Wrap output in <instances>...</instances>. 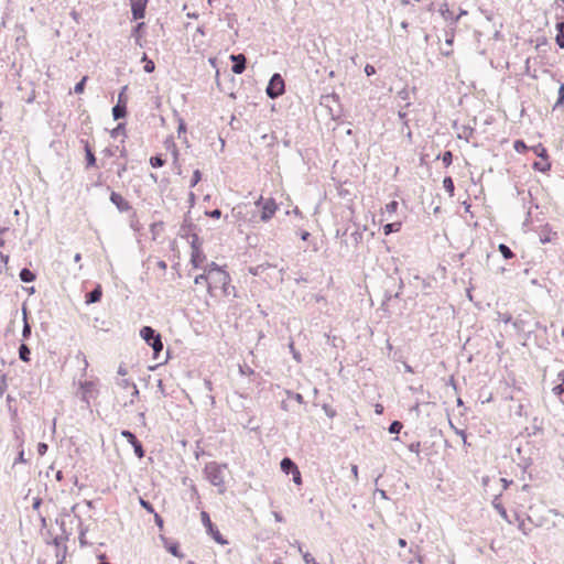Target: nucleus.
<instances>
[{
	"label": "nucleus",
	"instance_id": "f257e3e1",
	"mask_svg": "<svg viewBox=\"0 0 564 564\" xmlns=\"http://www.w3.org/2000/svg\"><path fill=\"white\" fill-rule=\"evenodd\" d=\"M227 468V464H219L217 462H209L204 467L207 480L218 488L219 494H225L226 491L224 470Z\"/></svg>",
	"mask_w": 564,
	"mask_h": 564
},
{
	"label": "nucleus",
	"instance_id": "473e14b6",
	"mask_svg": "<svg viewBox=\"0 0 564 564\" xmlns=\"http://www.w3.org/2000/svg\"><path fill=\"white\" fill-rule=\"evenodd\" d=\"M555 238H557V232L555 231H552L551 229L550 230H546V231H543L541 235H540V241L545 245V243H549L551 241H553Z\"/></svg>",
	"mask_w": 564,
	"mask_h": 564
},
{
	"label": "nucleus",
	"instance_id": "13d9d810",
	"mask_svg": "<svg viewBox=\"0 0 564 564\" xmlns=\"http://www.w3.org/2000/svg\"><path fill=\"white\" fill-rule=\"evenodd\" d=\"M8 378L7 373H2L0 376V398L4 394L6 390L8 389Z\"/></svg>",
	"mask_w": 564,
	"mask_h": 564
},
{
	"label": "nucleus",
	"instance_id": "2f4dec72",
	"mask_svg": "<svg viewBox=\"0 0 564 564\" xmlns=\"http://www.w3.org/2000/svg\"><path fill=\"white\" fill-rule=\"evenodd\" d=\"M330 100H332V101H334V102L339 104V100H340L339 95H338V94H336V93H332V94H328V95H323V96L321 97V105H322V106L329 107V106H328V102H329Z\"/></svg>",
	"mask_w": 564,
	"mask_h": 564
},
{
	"label": "nucleus",
	"instance_id": "a18cd8bd",
	"mask_svg": "<svg viewBox=\"0 0 564 564\" xmlns=\"http://www.w3.org/2000/svg\"><path fill=\"white\" fill-rule=\"evenodd\" d=\"M87 80H88L87 76L82 77V79L75 84L74 93L75 94H83L84 90H85Z\"/></svg>",
	"mask_w": 564,
	"mask_h": 564
},
{
	"label": "nucleus",
	"instance_id": "dca6fc26",
	"mask_svg": "<svg viewBox=\"0 0 564 564\" xmlns=\"http://www.w3.org/2000/svg\"><path fill=\"white\" fill-rule=\"evenodd\" d=\"M501 494L496 495L491 501V506L499 513V516L506 520L508 523H511V520L508 518V513L503 505L500 502Z\"/></svg>",
	"mask_w": 564,
	"mask_h": 564
},
{
	"label": "nucleus",
	"instance_id": "6e6d98bb",
	"mask_svg": "<svg viewBox=\"0 0 564 564\" xmlns=\"http://www.w3.org/2000/svg\"><path fill=\"white\" fill-rule=\"evenodd\" d=\"M392 299H400V292H397L394 294L390 293L389 291H386L384 299L382 301L381 307L384 308L387 303L391 301Z\"/></svg>",
	"mask_w": 564,
	"mask_h": 564
},
{
	"label": "nucleus",
	"instance_id": "f8f14e48",
	"mask_svg": "<svg viewBox=\"0 0 564 564\" xmlns=\"http://www.w3.org/2000/svg\"><path fill=\"white\" fill-rule=\"evenodd\" d=\"M80 143L84 145L85 151V167L93 169L97 166V159L95 155V152L93 151L91 145L89 144L88 140H80Z\"/></svg>",
	"mask_w": 564,
	"mask_h": 564
},
{
	"label": "nucleus",
	"instance_id": "c9c22d12",
	"mask_svg": "<svg viewBox=\"0 0 564 564\" xmlns=\"http://www.w3.org/2000/svg\"><path fill=\"white\" fill-rule=\"evenodd\" d=\"M534 154L541 160H549V153L546 148H544L541 143L532 148Z\"/></svg>",
	"mask_w": 564,
	"mask_h": 564
},
{
	"label": "nucleus",
	"instance_id": "423d86ee",
	"mask_svg": "<svg viewBox=\"0 0 564 564\" xmlns=\"http://www.w3.org/2000/svg\"><path fill=\"white\" fill-rule=\"evenodd\" d=\"M230 280L229 273L225 270L212 273L208 282V292L212 293L213 289L220 288L223 293H228Z\"/></svg>",
	"mask_w": 564,
	"mask_h": 564
},
{
	"label": "nucleus",
	"instance_id": "0e129e2a",
	"mask_svg": "<svg viewBox=\"0 0 564 564\" xmlns=\"http://www.w3.org/2000/svg\"><path fill=\"white\" fill-rule=\"evenodd\" d=\"M143 70L147 74L153 73L155 70V63L152 59L147 61V64L143 66Z\"/></svg>",
	"mask_w": 564,
	"mask_h": 564
},
{
	"label": "nucleus",
	"instance_id": "f704fd0d",
	"mask_svg": "<svg viewBox=\"0 0 564 564\" xmlns=\"http://www.w3.org/2000/svg\"><path fill=\"white\" fill-rule=\"evenodd\" d=\"M131 446L133 448L134 455L139 459H141V458H143L145 456V449H144L142 443L139 440H137V442L132 443Z\"/></svg>",
	"mask_w": 564,
	"mask_h": 564
},
{
	"label": "nucleus",
	"instance_id": "37998d69",
	"mask_svg": "<svg viewBox=\"0 0 564 564\" xmlns=\"http://www.w3.org/2000/svg\"><path fill=\"white\" fill-rule=\"evenodd\" d=\"M128 91V85H124L121 87V89L118 93V100L117 102L128 105L129 97L127 95Z\"/></svg>",
	"mask_w": 564,
	"mask_h": 564
},
{
	"label": "nucleus",
	"instance_id": "6ab92c4d",
	"mask_svg": "<svg viewBox=\"0 0 564 564\" xmlns=\"http://www.w3.org/2000/svg\"><path fill=\"white\" fill-rule=\"evenodd\" d=\"M206 260V256L203 251V249L199 250H193L191 253V264L194 269H199L203 264V262Z\"/></svg>",
	"mask_w": 564,
	"mask_h": 564
},
{
	"label": "nucleus",
	"instance_id": "338daca9",
	"mask_svg": "<svg viewBox=\"0 0 564 564\" xmlns=\"http://www.w3.org/2000/svg\"><path fill=\"white\" fill-rule=\"evenodd\" d=\"M153 516H154V523H155V525H156L159 529H161V530H162V529H163V527H164V520H163V518H162V517H161L156 511L153 513Z\"/></svg>",
	"mask_w": 564,
	"mask_h": 564
},
{
	"label": "nucleus",
	"instance_id": "5fc2aeb1",
	"mask_svg": "<svg viewBox=\"0 0 564 564\" xmlns=\"http://www.w3.org/2000/svg\"><path fill=\"white\" fill-rule=\"evenodd\" d=\"M420 447H421V443L420 442H412L408 445V449L412 453H415L417 458H419V462H421V456H420Z\"/></svg>",
	"mask_w": 564,
	"mask_h": 564
},
{
	"label": "nucleus",
	"instance_id": "c85d7f7f",
	"mask_svg": "<svg viewBox=\"0 0 564 564\" xmlns=\"http://www.w3.org/2000/svg\"><path fill=\"white\" fill-rule=\"evenodd\" d=\"M443 187L448 193L451 197L455 195V185L454 181L451 176H445L443 180Z\"/></svg>",
	"mask_w": 564,
	"mask_h": 564
},
{
	"label": "nucleus",
	"instance_id": "774afa93",
	"mask_svg": "<svg viewBox=\"0 0 564 564\" xmlns=\"http://www.w3.org/2000/svg\"><path fill=\"white\" fill-rule=\"evenodd\" d=\"M555 42L560 48H564V34L557 33L555 36Z\"/></svg>",
	"mask_w": 564,
	"mask_h": 564
},
{
	"label": "nucleus",
	"instance_id": "7c9ffc66",
	"mask_svg": "<svg viewBox=\"0 0 564 564\" xmlns=\"http://www.w3.org/2000/svg\"><path fill=\"white\" fill-rule=\"evenodd\" d=\"M174 116L176 117V120H177V135H178V138H181V135L183 133H186L187 126H186L185 120L182 117H180V115L176 110H174Z\"/></svg>",
	"mask_w": 564,
	"mask_h": 564
},
{
	"label": "nucleus",
	"instance_id": "7ed1b4c3",
	"mask_svg": "<svg viewBox=\"0 0 564 564\" xmlns=\"http://www.w3.org/2000/svg\"><path fill=\"white\" fill-rule=\"evenodd\" d=\"M254 204L260 212V219L263 223L269 221L274 216L275 212L279 209V205L272 197L264 198L260 196Z\"/></svg>",
	"mask_w": 564,
	"mask_h": 564
},
{
	"label": "nucleus",
	"instance_id": "a211bd4d",
	"mask_svg": "<svg viewBox=\"0 0 564 564\" xmlns=\"http://www.w3.org/2000/svg\"><path fill=\"white\" fill-rule=\"evenodd\" d=\"M299 466L289 456H285L280 462V468L285 475H291Z\"/></svg>",
	"mask_w": 564,
	"mask_h": 564
},
{
	"label": "nucleus",
	"instance_id": "393cba45",
	"mask_svg": "<svg viewBox=\"0 0 564 564\" xmlns=\"http://www.w3.org/2000/svg\"><path fill=\"white\" fill-rule=\"evenodd\" d=\"M19 358L24 362H29L31 360V349L24 343L19 346Z\"/></svg>",
	"mask_w": 564,
	"mask_h": 564
},
{
	"label": "nucleus",
	"instance_id": "9d476101",
	"mask_svg": "<svg viewBox=\"0 0 564 564\" xmlns=\"http://www.w3.org/2000/svg\"><path fill=\"white\" fill-rule=\"evenodd\" d=\"M109 199L120 213H126L132 209L130 203L120 193L112 191Z\"/></svg>",
	"mask_w": 564,
	"mask_h": 564
},
{
	"label": "nucleus",
	"instance_id": "9b49d317",
	"mask_svg": "<svg viewBox=\"0 0 564 564\" xmlns=\"http://www.w3.org/2000/svg\"><path fill=\"white\" fill-rule=\"evenodd\" d=\"M147 24L143 21H137V24L132 28L130 36L134 40L135 45L143 47V36L145 34Z\"/></svg>",
	"mask_w": 564,
	"mask_h": 564
},
{
	"label": "nucleus",
	"instance_id": "052dcab7",
	"mask_svg": "<svg viewBox=\"0 0 564 564\" xmlns=\"http://www.w3.org/2000/svg\"><path fill=\"white\" fill-rule=\"evenodd\" d=\"M327 341H328L333 347H339V345L344 344V339H341V338H339V337H336V336L330 337L329 335H327Z\"/></svg>",
	"mask_w": 564,
	"mask_h": 564
},
{
	"label": "nucleus",
	"instance_id": "4d7b16f0",
	"mask_svg": "<svg viewBox=\"0 0 564 564\" xmlns=\"http://www.w3.org/2000/svg\"><path fill=\"white\" fill-rule=\"evenodd\" d=\"M322 409L329 419H333L337 415V411L327 403H324Z\"/></svg>",
	"mask_w": 564,
	"mask_h": 564
},
{
	"label": "nucleus",
	"instance_id": "c756f323",
	"mask_svg": "<svg viewBox=\"0 0 564 564\" xmlns=\"http://www.w3.org/2000/svg\"><path fill=\"white\" fill-rule=\"evenodd\" d=\"M6 401H7L8 411L10 413L11 419L15 420L18 417V409L15 406H12V402L15 401V398L12 397L11 394H8L6 397Z\"/></svg>",
	"mask_w": 564,
	"mask_h": 564
},
{
	"label": "nucleus",
	"instance_id": "3c124183",
	"mask_svg": "<svg viewBox=\"0 0 564 564\" xmlns=\"http://www.w3.org/2000/svg\"><path fill=\"white\" fill-rule=\"evenodd\" d=\"M286 395H288L289 399H293V400H295L300 404H304L305 403L304 397L301 393L286 390Z\"/></svg>",
	"mask_w": 564,
	"mask_h": 564
},
{
	"label": "nucleus",
	"instance_id": "20e7f679",
	"mask_svg": "<svg viewBox=\"0 0 564 564\" xmlns=\"http://www.w3.org/2000/svg\"><path fill=\"white\" fill-rule=\"evenodd\" d=\"M285 93V82L280 73H274L269 79L265 88L268 98L274 100Z\"/></svg>",
	"mask_w": 564,
	"mask_h": 564
},
{
	"label": "nucleus",
	"instance_id": "4be33fe9",
	"mask_svg": "<svg viewBox=\"0 0 564 564\" xmlns=\"http://www.w3.org/2000/svg\"><path fill=\"white\" fill-rule=\"evenodd\" d=\"M19 278L24 283H31L36 280V273L29 268H22Z\"/></svg>",
	"mask_w": 564,
	"mask_h": 564
},
{
	"label": "nucleus",
	"instance_id": "a19ab883",
	"mask_svg": "<svg viewBox=\"0 0 564 564\" xmlns=\"http://www.w3.org/2000/svg\"><path fill=\"white\" fill-rule=\"evenodd\" d=\"M163 226H164L163 221H156L150 226V231L152 234L153 240H155L158 238V236L160 235V231L163 229Z\"/></svg>",
	"mask_w": 564,
	"mask_h": 564
},
{
	"label": "nucleus",
	"instance_id": "58836bf2",
	"mask_svg": "<svg viewBox=\"0 0 564 564\" xmlns=\"http://www.w3.org/2000/svg\"><path fill=\"white\" fill-rule=\"evenodd\" d=\"M56 524L61 529V535H63L64 540H68L69 539V535H70V532H68L66 530V523H65V520L64 518H57L55 520Z\"/></svg>",
	"mask_w": 564,
	"mask_h": 564
},
{
	"label": "nucleus",
	"instance_id": "a878e982",
	"mask_svg": "<svg viewBox=\"0 0 564 564\" xmlns=\"http://www.w3.org/2000/svg\"><path fill=\"white\" fill-rule=\"evenodd\" d=\"M438 12L444 18V20L451 21V23L453 22V19L455 18V15H454L453 11L449 10V7L446 2H444L440 6Z\"/></svg>",
	"mask_w": 564,
	"mask_h": 564
},
{
	"label": "nucleus",
	"instance_id": "603ef678",
	"mask_svg": "<svg viewBox=\"0 0 564 564\" xmlns=\"http://www.w3.org/2000/svg\"><path fill=\"white\" fill-rule=\"evenodd\" d=\"M441 159H442L443 164H444L446 167H448V166H449V165H452V163H453V153H452L451 151H448V150H447V151H445V152L442 154Z\"/></svg>",
	"mask_w": 564,
	"mask_h": 564
},
{
	"label": "nucleus",
	"instance_id": "de8ad7c7",
	"mask_svg": "<svg viewBox=\"0 0 564 564\" xmlns=\"http://www.w3.org/2000/svg\"><path fill=\"white\" fill-rule=\"evenodd\" d=\"M513 149L518 153H524L528 150V145L523 140L518 139V140H514V142H513Z\"/></svg>",
	"mask_w": 564,
	"mask_h": 564
},
{
	"label": "nucleus",
	"instance_id": "c03bdc74",
	"mask_svg": "<svg viewBox=\"0 0 564 564\" xmlns=\"http://www.w3.org/2000/svg\"><path fill=\"white\" fill-rule=\"evenodd\" d=\"M139 503L148 513L153 514L155 512L153 505L143 497H139Z\"/></svg>",
	"mask_w": 564,
	"mask_h": 564
},
{
	"label": "nucleus",
	"instance_id": "412c9836",
	"mask_svg": "<svg viewBox=\"0 0 564 564\" xmlns=\"http://www.w3.org/2000/svg\"><path fill=\"white\" fill-rule=\"evenodd\" d=\"M164 145H165L166 150L171 151L173 159H175V162H177L178 155H180V151L177 149V145H176V143L174 141L173 135H169L165 139Z\"/></svg>",
	"mask_w": 564,
	"mask_h": 564
},
{
	"label": "nucleus",
	"instance_id": "69168bd1",
	"mask_svg": "<svg viewBox=\"0 0 564 564\" xmlns=\"http://www.w3.org/2000/svg\"><path fill=\"white\" fill-rule=\"evenodd\" d=\"M194 282L195 284H202L203 282H206L208 284L209 276L204 272L202 274L196 275Z\"/></svg>",
	"mask_w": 564,
	"mask_h": 564
},
{
	"label": "nucleus",
	"instance_id": "b1692460",
	"mask_svg": "<svg viewBox=\"0 0 564 564\" xmlns=\"http://www.w3.org/2000/svg\"><path fill=\"white\" fill-rule=\"evenodd\" d=\"M401 227H402L401 221H392V223L386 224L382 229H383V234L386 236H389L391 234L400 231Z\"/></svg>",
	"mask_w": 564,
	"mask_h": 564
},
{
	"label": "nucleus",
	"instance_id": "1a4fd4ad",
	"mask_svg": "<svg viewBox=\"0 0 564 564\" xmlns=\"http://www.w3.org/2000/svg\"><path fill=\"white\" fill-rule=\"evenodd\" d=\"M197 229V225L194 224L189 217V212L185 214L184 220L181 225L178 236L184 239H189V236L195 234L194 231Z\"/></svg>",
	"mask_w": 564,
	"mask_h": 564
},
{
	"label": "nucleus",
	"instance_id": "79ce46f5",
	"mask_svg": "<svg viewBox=\"0 0 564 564\" xmlns=\"http://www.w3.org/2000/svg\"><path fill=\"white\" fill-rule=\"evenodd\" d=\"M402 427H403L402 422L394 420V421H392L390 423V425L388 427V432L390 434H397L398 435L401 432Z\"/></svg>",
	"mask_w": 564,
	"mask_h": 564
},
{
	"label": "nucleus",
	"instance_id": "09e8293b",
	"mask_svg": "<svg viewBox=\"0 0 564 564\" xmlns=\"http://www.w3.org/2000/svg\"><path fill=\"white\" fill-rule=\"evenodd\" d=\"M121 436L124 437L127 440V442L131 445L132 443L137 442V436L133 432H131L130 430H122L120 432Z\"/></svg>",
	"mask_w": 564,
	"mask_h": 564
},
{
	"label": "nucleus",
	"instance_id": "49530a36",
	"mask_svg": "<svg viewBox=\"0 0 564 564\" xmlns=\"http://www.w3.org/2000/svg\"><path fill=\"white\" fill-rule=\"evenodd\" d=\"M224 270L220 265H218L216 262H210L207 264L205 273L208 274V276L212 275V273H217Z\"/></svg>",
	"mask_w": 564,
	"mask_h": 564
},
{
	"label": "nucleus",
	"instance_id": "5701e85b",
	"mask_svg": "<svg viewBox=\"0 0 564 564\" xmlns=\"http://www.w3.org/2000/svg\"><path fill=\"white\" fill-rule=\"evenodd\" d=\"M552 163L549 160L534 161L532 169L542 173H546L551 170Z\"/></svg>",
	"mask_w": 564,
	"mask_h": 564
},
{
	"label": "nucleus",
	"instance_id": "4c0bfd02",
	"mask_svg": "<svg viewBox=\"0 0 564 564\" xmlns=\"http://www.w3.org/2000/svg\"><path fill=\"white\" fill-rule=\"evenodd\" d=\"M542 431H543V429H542L541 422L539 423V419L536 416L533 417V420H532V432H529L528 427L525 429V432L528 433V436L535 435V434H538L539 432H542Z\"/></svg>",
	"mask_w": 564,
	"mask_h": 564
},
{
	"label": "nucleus",
	"instance_id": "bf43d9fd",
	"mask_svg": "<svg viewBox=\"0 0 564 564\" xmlns=\"http://www.w3.org/2000/svg\"><path fill=\"white\" fill-rule=\"evenodd\" d=\"M291 475H292V480L295 485H297V486L302 485L303 479H302V474H301L299 467Z\"/></svg>",
	"mask_w": 564,
	"mask_h": 564
},
{
	"label": "nucleus",
	"instance_id": "ddd939ff",
	"mask_svg": "<svg viewBox=\"0 0 564 564\" xmlns=\"http://www.w3.org/2000/svg\"><path fill=\"white\" fill-rule=\"evenodd\" d=\"M165 550L175 557L183 558L185 555L181 552L180 543L175 540L161 536Z\"/></svg>",
	"mask_w": 564,
	"mask_h": 564
},
{
	"label": "nucleus",
	"instance_id": "6e6552de",
	"mask_svg": "<svg viewBox=\"0 0 564 564\" xmlns=\"http://www.w3.org/2000/svg\"><path fill=\"white\" fill-rule=\"evenodd\" d=\"M230 62L232 63L231 72L236 75L242 74L247 68V57L242 53L231 54L229 56Z\"/></svg>",
	"mask_w": 564,
	"mask_h": 564
},
{
	"label": "nucleus",
	"instance_id": "ea45409f",
	"mask_svg": "<svg viewBox=\"0 0 564 564\" xmlns=\"http://www.w3.org/2000/svg\"><path fill=\"white\" fill-rule=\"evenodd\" d=\"M120 134H126V122H119L111 131L112 138H118Z\"/></svg>",
	"mask_w": 564,
	"mask_h": 564
},
{
	"label": "nucleus",
	"instance_id": "0eeeda50",
	"mask_svg": "<svg viewBox=\"0 0 564 564\" xmlns=\"http://www.w3.org/2000/svg\"><path fill=\"white\" fill-rule=\"evenodd\" d=\"M149 1L150 0H130L132 21H139L145 18Z\"/></svg>",
	"mask_w": 564,
	"mask_h": 564
},
{
	"label": "nucleus",
	"instance_id": "2eb2a0df",
	"mask_svg": "<svg viewBox=\"0 0 564 564\" xmlns=\"http://www.w3.org/2000/svg\"><path fill=\"white\" fill-rule=\"evenodd\" d=\"M80 399L89 403V398L94 397L95 383L93 381H83L79 383Z\"/></svg>",
	"mask_w": 564,
	"mask_h": 564
},
{
	"label": "nucleus",
	"instance_id": "e433bc0d",
	"mask_svg": "<svg viewBox=\"0 0 564 564\" xmlns=\"http://www.w3.org/2000/svg\"><path fill=\"white\" fill-rule=\"evenodd\" d=\"M189 238H192L189 241L192 251L196 249H203V240L198 237L197 234H193L192 236H189Z\"/></svg>",
	"mask_w": 564,
	"mask_h": 564
},
{
	"label": "nucleus",
	"instance_id": "72a5a7b5",
	"mask_svg": "<svg viewBox=\"0 0 564 564\" xmlns=\"http://www.w3.org/2000/svg\"><path fill=\"white\" fill-rule=\"evenodd\" d=\"M561 107L564 108V83L560 84V87H558V90H557V100L554 104L553 109L555 110V109L561 108Z\"/></svg>",
	"mask_w": 564,
	"mask_h": 564
},
{
	"label": "nucleus",
	"instance_id": "bb28decb",
	"mask_svg": "<svg viewBox=\"0 0 564 564\" xmlns=\"http://www.w3.org/2000/svg\"><path fill=\"white\" fill-rule=\"evenodd\" d=\"M498 250L506 260H510L516 257V253L506 243H499Z\"/></svg>",
	"mask_w": 564,
	"mask_h": 564
},
{
	"label": "nucleus",
	"instance_id": "680f3d73",
	"mask_svg": "<svg viewBox=\"0 0 564 564\" xmlns=\"http://www.w3.org/2000/svg\"><path fill=\"white\" fill-rule=\"evenodd\" d=\"M36 451L40 456H44L48 451V445L44 442H40L37 443Z\"/></svg>",
	"mask_w": 564,
	"mask_h": 564
},
{
	"label": "nucleus",
	"instance_id": "39448f33",
	"mask_svg": "<svg viewBox=\"0 0 564 564\" xmlns=\"http://www.w3.org/2000/svg\"><path fill=\"white\" fill-rule=\"evenodd\" d=\"M200 520L206 529L207 534L218 544L227 545L228 540L220 533L217 525L210 520L209 513L206 511L200 512Z\"/></svg>",
	"mask_w": 564,
	"mask_h": 564
},
{
	"label": "nucleus",
	"instance_id": "e2e57ef3",
	"mask_svg": "<svg viewBox=\"0 0 564 564\" xmlns=\"http://www.w3.org/2000/svg\"><path fill=\"white\" fill-rule=\"evenodd\" d=\"M205 215L214 219H219L221 217V210L219 208L206 210Z\"/></svg>",
	"mask_w": 564,
	"mask_h": 564
},
{
	"label": "nucleus",
	"instance_id": "aec40b11",
	"mask_svg": "<svg viewBox=\"0 0 564 564\" xmlns=\"http://www.w3.org/2000/svg\"><path fill=\"white\" fill-rule=\"evenodd\" d=\"M22 314H23V328H22V337L23 339H29L31 337V334H32V328H31V325L28 321V317H29V311L25 306V304L22 305Z\"/></svg>",
	"mask_w": 564,
	"mask_h": 564
},
{
	"label": "nucleus",
	"instance_id": "8fccbe9b",
	"mask_svg": "<svg viewBox=\"0 0 564 564\" xmlns=\"http://www.w3.org/2000/svg\"><path fill=\"white\" fill-rule=\"evenodd\" d=\"M202 176H203V174L198 169L194 170L191 182H189V187H195L202 181Z\"/></svg>",
	"mask_w": 564,
	"mask_h": 564
},
{
	"label": "nucleus",
	"instance_id": "f3484780",
	"mask_svg": "<svg viewBox=\"0 0 564 564\" xmlns=\"http://www.w3.org/2000/svg\"><path fill=\"white\" fill-rule=\"evenodd\" d=\"M111 115L116 121L124 119L128 116V105L117 102L111 109Z\"/></svg>",
	"mask_w": 564,
	"mask_h": 564
},
{
	"label": "nucleus",
	"instance_id": "864d4df0",
	"mask_svg": "<svg viewBox=\"0 0 564 564\" xmlns=\"http://www.w3.org/2000/svg\"><path fill=\"white\" fill-rule=\"evenodd\" d=\"M399 203L397 200H391L388 204H386L384 210L386 213L392 215L398 210Z\"/></svg>",
	"mask_w": 564,
	"mask_h": 564
},
{
	"label": "nucleus",
	"instance_id": "4468645a",
	"mask_svg": "<svg viewBox=\"0 0 564 564\" xmlns=\"http://www.w3.org/2000/svg\"><path fill=\"white\" fill-rule=\"evenodd\" d=\"M102 286L101 284H95L94 289L85 295V303L87 305L95 304L101 301Z\"/></svg>",
	"mask_w": 564,
	"mask_h": 564
},
{
	"label": "nucleus",
	"instance_id": "cd10ccee",
	"mask_svg": "<svg viewBox=\"0 0 564 564\" xmlns=\"http://www.w3.org/2000/svg\"><path fill=\"white\" fill-rule=\"evenodd\" d=\"M165 162L166 161L161 153L151 156L149 161L151 167L153 169L162 167L165 164Z\"/></svg>",
	"mask_w": 564,
	"mask_h": 564
},
{
	"label": "nucleus",
	"instance_id": "f03ea898",
	"mask_svg": "<svg viewBox=\"0 0 564 564\" xmlns=\"http://www.w3.org/2000/svg\"><path fill=\"white\" fill-rule=\"evenodd\" d=\"M140 337L147 343V345H149L152 348L153 359H160L161 352L164 347L161 334L151 326H143L140 329Z\"/></svg>",
	"mask_w": 564,
	"mask_h": 564
}]
</instances>
